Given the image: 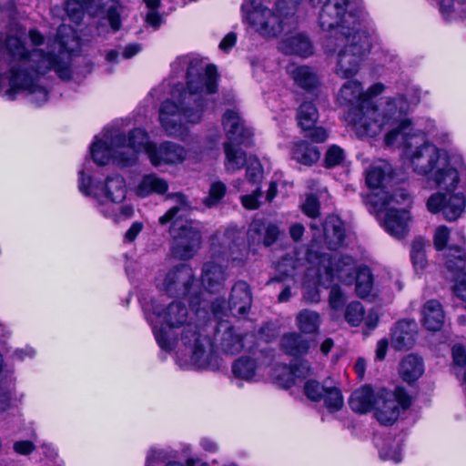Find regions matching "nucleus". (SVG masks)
<instances>
[{
	"label": "nucleus",
	"instance_id": "1",
	"mask_svg": "<svg viewBox=\"0 0 466 466\" xmlns=\"http://www.w3.org/2000/svg\"><path fill=\"white\" fill-rule=\"evenodd\" d=\"M0 32V96L13 101L18 91L26 93L27 99L36 106L48 99V90L43 80L45 75L54 70L63 81L71 78V55L78 47L76 30L62 24L57 28L51 50L39 48L28 50L16 35H8L2 44Z\"/></svg>",
	"mask_w": 466,
	"mask_h": 466
},
{
	"label": "nucleus",
	"instance_id": "2",
	"mask_svg": "<svg viewBox=\"0 0 466 466\" xmlns=\"http://www.w3.org/2000/svg\"><path fill=\"white\" fill-rule=\"evenodd\" d=\"M411 122L400 116L398 123L385 136L387 146L394 145L399 137L406 147L405 155L409 157L413 171L418 175L427 176L432 173L431 179L444 191L432 194L427 201V208L431 213L441 212L448 221H455L463 213L466 197L462 192L454 193L460 181L459 173L449 162L445 154L430 142L411 148L408 142L411 131Z\"/></svg>",
	"mask_w": 466,
	"mask_h": 466
},
{
	"label": "nucleus",
	"instance_id": "3",
	"mask_svg": "<svg viewBox=\"0 0 466 466\" xmlns=\"http://www.w3.org/2000/svg\"><path fill=\"white\" fill-rule=\"evenodd\" d=\"M171 67L176 75L187 67V88L182 85L175 86L172 95L178 94L179 105L165 100L159 108V120L168 136L179 137L185 131L184 121L196 124L201 120L210 103L207 96L218 92V74L215 65H206L188 56L177 57Z\"/></svg>",
	"mask_w": 466,
	"mask_h": 466
},
{
	"label": "nucleus",
	"instance_id": "4",
	"mask_svg": "<svg viewBox=\"0 0 466 466\" xmlns=\"http://www.w3.org/2000/svg\"><path fill=\"white\" fill-rule=\"evenodd\" d=\"M152 314L147 313L146 319L152 328L155 339L160 349L172 351L177 342V329H181L183 344L191 349V362L198 370H217L219 358L205 329L195 321V314L189 313L187 307L181 301H172L167 307L152 301Z\"/></svg>",
	"mask_w": 466,
	"mask_h": 466
},
{
	"label": "nucleus",
	"instance_id": "5",
	"mask_svg": "<svg viewBox=\"0 0 466 466\" xmlns=\"http://www.w3.org/2000/svg\"><path fill=\"white\" fill-rule=\"evenodd\" d=\"M341 106L349 107V117L360 135L376 137L384 128L395 126L402 116L396 102L389 99L378 106L365 94L361 83L355 79L346 81L338 94Z\"/></svg>",
	"mask_w": 466,
	"mask_h": 466
},
{
	"label": "nucleus",
	"instance_id": "6",
	"mask_svg": "<svg viewBox=\"0 0 466 466\" xmlns=\"http://www.w3.org/2000/svg\"><path fill=\"white\" fill-rule=\"evenodd\" d=\"M323 47L328 55L337 54L335 73L341 78H350L358 74L360 63L370 52V36L354 28L336 32L326 37Z\"/></svg>",
	"mask_w": 466,
	"mask_h": 466
},
{
	"label": "nucleus",
	"instance_id": "7",
	"mask_svg": "<svg viewBox=\"0 0 466 466\" xmlns=\"http://www.w3.org/2000/svg\"><path fill=\"white\" fill-rule=\"evenodd\" d=\"M174 198L177 205L169 208L158 219L161 225L171 222L170 235L174 238L172 247L173 255L181 259L191 258L200 247L201 233L193 226L192 221H181V212H185L189 208L187 198L182 193H176L168 196Z\"/></svg>",
	"mask_w": 466,
	"mask_h": 466
},
{
	"label": "nucleus",
	"instance_id": "8",
	"mask_svg": "<svg viewBox=\"0 0 466 466\" xmlns=\"http://www.w3.org/2000/svg\"><path fill=\"white\" fill-rule=\"evenodd\" d=\"M228 250L220 251L217 247L211 248V260L202 268V283L210 291L218 290L228 278L227 268L228 261L241 262L245 259L248 250L243 236L234 228L225 231Z\"/></svg>",
	"mask_w": 466,
	"mask_h": 466
},
{
	"label": "nucleus",
	"instance_id": "9",
	"mask_svg": "<svg viewBox=\"0 0 466 466\" xmlns=\"http://www.w3.org/2000/svg\"><path fill=\"white\" fill-rule=\"evenodd\" d=\"M222 126L228 139L224 143L226 155L225 167L228 172H235L241 169L247 160L246 152L238 147L248 145L252 132L245 126L244 120L240 116L233 110H227L224 113Z\"/></svg>",
	"mask_w": 466,
	"mask_h": 466
},
{
	"label": "nucleus",
	"instance_id": "10",
	"mask_svg": "<svg viewBox=\"0 0 466 466\" xmlns=\"http://www.w3.org/2000/svg\"><path fill=\"white\" fill-rule=\"evenodd\" d=\"M244 18L263 37H276L293 18L277 14L262 6L257 0H245L241 5Z\"/></svg>",
	"mask_w": 466,
	"mask_h": 466
},
{
	"label": "nucleus",
	"instance_id": "11",
	"mask_svg": "<svg viewBox=\"0 0 466 466\" xmlns=\"http://www.w3.org/2000/svg\"><path fill=\"white\" fill-rule=\"evenodd\" d=\"M78 188L85 196L93 197L101 208V202L119 204L127 195V187L124 177L120 175L107 176L104 184L94 183L90 176H85L84 170L79 171Z\"/></svg>",
	"mask_w": 466,
	"mask_h": 466
},
{
	"label": "nucleus",
	"instance_id": "12",
	"mask_svg": "<svg viewBox=\"0 0 466 466\" xmlns=\"http://www.w3.org/2000/svg\"><path fill=\"white\" fill-rule=\"evenodd\" d=\"M317 269L318 281L328 288L334 279H338L346 284H351L354 280V268L356 261L349 255L322 254L319 258Z\"/></svg>",
	"mask_w": 466,
	"mask_h": 466
},
{
	"label": "nucleus",
	"instance_id": "13",
	"mask_svg": "<svg viewBox=\"0 0 466 466\" xmlns=\"http://www.w3.org/2000/svg\"><path fill=\"white\" fill-rule=\"evenodd\" d=\"M411 405V398L407 391L397 387L394 391L380 390L376 394L375 416L383 425H390L397 420L400 410H407Z\"/></svg>",
	"mask_w": 466,
	"mask_h": 466
},
{
	"label": "nucleus",
	"instance_id": "14",
	"mask_svg": "<svg viewBox=\"0 0 466 466\" xmlns=\"http://www.w3.org/2000/svg\"><path fill=\"white\" fill-rule=\"evenodd\" d=\"M274 359L273 350L266 347L252 351V356H242L232 364L233 375L246 381H252L257 370L261 366H268Z\"/></svg>",
	"mask_w": 466,
	"mask_h": 466
},
{
	"label": "nucleus",
	"instance_id": "15",
	"mask_svg": "<svg viewBox=\"0 0 466 466\" xmlns=\"http://www.w3.org/2000/svg\"><path fill=\"white\" fill-rule=\"evenodd\" d=\"M195 282L192 268L181 263L172 268L166 275L162 289L169 297H184L189 294Z\"/></svg>",
	"mask_w": 466,
	"mask_h": 466
},
{
	"label": "nucleus",
	"instance_id": "16",
	"mask_svg": "<svg viewBox=\"0 0 466 466\" xmlns=\"http://www.w3.org/2000/svg\"><path fill=\"white\" fill-rule=\"evenodd\" d=\"M349 0H326L319 15V26L324 31L347 32L344 25Z\"/></svg>",
	"mask_w": 466,
	"mask_h": 466
},
{
	"label": "nucleus",
	"instance_id": "17",
	"mask_svg": "<svg viewBox=\"0 0 466 466\" xmlns=\"http://www.w3.org/2000/svg\"><path fill=\"white\" fill-rule=\"evenodd\" d=\"M147 157L155 167L178 164L185 160L187 150L180 145L167 141L147 147Z\"/></svg>",
	"mask_w": 466,
	"mask_h": 466
},
{
	"label": "nucleus",
	"instance_id": "18",
	"mask_svg": "<svg viewBox=\"0 0 466 466\" xmlns=\"http://www.w3.org/2000/svg\"><path fill=\"white\" fill-rule=\"evenodd\" d=\"M252 305V293L249 285L244 280L237 281L230 291L228 309L235 317H246Z\"/></svg>",
	"mask_w": 466,
	"mask_h": 466
},
{
	"label": "nucleus",
	"instance_id": "19",
	"mask_svg": "<svg viewBox=\"0 0 466 466\" xmlns=\"http://www.w3.org/2000/svg\"><path fill=\"white\" fill-rule=\"evenodd\" d=\"M247 235L249 244H263L265 247H270L277 241L279 228L270 221L254 219L249 225Z\"/></svg>",
	"mask_w": 466,
	"mask_h": 466
},
{
	"label": "nucleus",
	"instance_id": "20",
	"mask_svg": "<svg viewBox=\"0 0 466 466\" xmlns=\"http://www.w3.org/2000/svg\"><path fill=\"white\" fill-rule=\"evenodd\" d=\"M213 329H215V340L218 342L224 353L235 355L241 351L244 346L243 338L228 321H220Z\"/></svg>",
	"mask_w": 466,
	"mask_h": 466
},
{
	"label": "nucleus",
	"instance_id": "21",
	"mask_svg": "<svg viewBox=\"0 0 466 466\" xmlns=\"http://www.w3.org/2000/svg\"><path fill=\"white\" fill-rule=\"evenodd\" d=\"M409 219L408 209L390 207L386 212L383 226L389 234L397 238H402L408 233Z\"/></svg>",
	"mask_w": 466,
	"mask_h": 466
},
{
	"label": "nucleus",
	"instance_id": "22",
	"mask_svg": "<svg viewBox=\"0 0 466 466\" xmlns=\"http://www.w3.org/2000/svg\"><path fill=\"white\" fill-rule=\"evenodd\" d=\"M280 346L286 354L299 358L309 353L311 341L300 333L289 332L281 337Z\"/></svg>",
	"mask_w": 466,
	"mask_h": 466
},
{
	"label": "nucleus",
	"instance_id": "23",
	"mask_svg": "<svg viewBox=\"0 0 466 466\" xmlns=\"http://www.w3.org/2000/svg\"><path fill=\"white\" fill-rule=\"evenodd\" d=\"M414 321L400 320L399 321L391 334V346L397 350L410 349L415 341Z\"/></svg>",
	"mask_w": 466,
	"mask_h": 466
},
{
	"label": "nucleus",
	"instance_id": "24",
	"mask_svg": "<svg viewBox=\"0 0 466 466\" xmlns=\"http://www.w3.org/2000/svg\"><path fill=\"white\" fill-rule=\"evenodd\" d=\"M279 49L285 55H296L302 57H308L312 54L311 42L303 34H297L283 39L279 45Z\"/></svg>",
	"mask_w": 466,
	"mask_h": 466
},
{
	"label": "nucleus",
	"instance_id": "25",
	"mask_svg": "<svg viewBox=\"0 0 466 466\" xmlns=\"http://www.w3.org/2000/svg\"><path fill=\"white\" fill-rule=\"evenodd\" d=\"M350 409L357 413L364 414L375 409L376 395L370 386H363L354 390L349 400Z\"/></svg>",
	"mask_w": 466,
	"mask_h": 466
},
{
	"label": "nucleus",
	"instance_id": "26",
	"mask_svg": "<svg viewBox=\"0 0 466 466\" xmlns=\"http://www.w3.org/2000/svg\"><path fill=\"white\" fill-rule=\"evenodd\" d=\"M444 312L441 303L436 299L428 300L422 309L423 326L432 331L440 330L444 323Z\"/></svg>",
	"mask_w": 466,
	"mask_h": 466
},
{
	"label": "nucleus",
	"instance_id": "27",
	"mask_svg": "<svg viewBox=\"0 0 466 466\" xmlns=\"http://www.w3.org/2000/svg\"><path fill=\"white\" fill-rule=\"evenodd\" d=\"M288 71L295 84L306 91H312L319 86L316 72L308 66H290Z\"/></svg>",
	"mask_w": 466,
	"mask_h": 466
},
{
	"label": "nucleus",
	"instance_id": "28",
	"mask_svg": "<svg viewBox=\"0 0 466 466\" xmlns=\"http://www.w3.org/2000/svg\"><path fill=\"white\" fill-rule=\"evenodd\" d=\"M391 176V166L386 161H380L366 171V183L370 188L378 189L383 187Z\"/></svg>",
	"mask_w": 466,
	"mask_h": 466
},
{
	"label": "nucleus",
	"instance_id": "29",
	"mask_svg": "<svg viewBox=\"0 0 466 466\" xmlns=\"http://www.w3.org/2000/svg\"><path fill=\"white\" fill-rule=\"evenodd\" d=\"M292 159L305 166H311L320 157V152L316 146L307 141L294 143L291 151Z\"/></svg>",
	"mask_w": 466,
	"mask_h": 466
},
{
	"label": "nucleus",
	"instance_id": "30",
	"mask_svg": "<svg viewBox=\"0 0 466 466\" xmlns=\"http://www.w3.org/2000/svg\"><path fill=\"white\" fill-rule=\"evenodd\" d=\"M114 143L122 145L128 143V146H132L138 151L144 150L147 155V147L155 144L149 141L147 133L141 128L131 130L127 137L124 133L117 132L114 135Z\"/></svg>",
	"mask_w": 466,
	"mask_h": 466
},
{
	"label": "nucleus",
	"instance_id": "31",
	"mask_svg": "<svg viewBox=\"0 0 466 466\" xmlns=\"http://www.w3.org/2000/svg\"><path fill=\"white\" fill-rule=\"evenodd\" d=\"M325 243L331 250H336L342 246L345 240V229L343 223L339 219L327 221L323 226Z\"/></svg>",
	"mask_w": 466,
	"mask_h": 466
},
{
	"label": "nucleus",
	"instance_id": "32",
	"mask_svg": "<svg viewBox=\"0 0 466 466\" xmlns=\"http://www.w3.org/2000/svg\"><path fill=\"white\" fill-rule=\"evenodd\" d=\"M424 372L423 360L420 357L410 354L400 363V374L403 380L412 382L417 380Z\"/></svg>",
	"mask_w": 466,
	"mask_h": 466
},
{
	"label": "nucleus",
	"instance_id": "33",
	"mask_svg": "<svg viewBox=\"0 0 466 466\" xmlns=\"http://www.w3.org/2000/svg\"><path fill=\"white\" fill-rule=\"evenodd\" d=\"M168 189L167 182L156 174L146 175L137 187V195L146 198L150 194H165Z\"/></svg>",
	"mask_w": 466,
	"mask_h": 466
},
{
	"label": "nucleus",
	"instance_id": "34",
	"mask_svg": "<svg viewBox=\"0 0 466 466\" xmlns=\"http://www.w3.org/2000/svg\"><path fill=\"white\" fill-rule=\"evenodd\" d=\"M111 145L114 147L113 161L121 167H131L137 159L139 152L128 143L124 145L114 143V136L111 137Z\"/></svg>",
	"mask_w": 466,
	"mask_h": 466
},
{
	"label": "nucleus",
	"instance_id": "35",
	"mask_svg": "<svg viewBox=\"0 0 466 466\" xmlns=\"http://www.w3.org/2000/svg\"><path fill=\"white\" fill-rule=\"evenodd\" d=\"M354 279L358 297L361 299L370 297L373 289V275L370 268L367 266L359 267Z\"/></svg>",
	"mask_w": 466,
	"mask_h": 466
},
{
	"label": "nucleus",
	"instance_id": "36",
	"mask_svg": "<svg viewBox=\"0 0 466 466\" xmlns=\"http://www.w3.org/2000/svg\"><path fill=\"white\" fill-rule=\"evenodd\" d=\"M296 320L299 329L305 334L317 332L320 325L319 313L309 309L299 311Z\"/></svg>",
	"mask_w": 466,
	"mask_h": 466
},
{
	"label": "nucleus",
	"instance_id": "37",
	"mask_svg": "<svg viewBox=\"0 0 466 466\" xmlns=\"http://www.w3.org/2000/svg\"><path fill=\"white\" fill-rule=\"evenodd\" d=\"M319 118V112L312 102L302 103L297 111V120L301 129L313 127Z\"/></svg>",
	"mask_w": 466,
	"mask_h": 466
},
{
	"label": "nucleus",
	"instance_id": "38",
	"mask_svg": "<svg viewBox=\"0 0 466 466\" xmlns=\"http://www.w3.org/2000/svg\"><path fill=\"white\" fill-rule=\"evenodd\" d=\"M90 153L95 163L105 166L111 158L113 159L114 147L106 141L97 139L90 146Z\"/></svg>",
	"mask_w": 466,
	"mask_h": 466
},
{
	"label": "nucleus",
	"instance_id": "39",
	"mask_svg": "<svg viewBox=\"0 0 466 466\" xmlns=\"http://www.w3.org/2000/svg\"><path fill=\"white\" fill-rule=\"evenodd\" d=\"M106 218H113L116 223L131 218L134 214V208L131 205H122L116 207L114 204L101 202L99 209Z\"/></svg>",
	"mask_w": 466,
	"mask_h": 466
},
{
	"label": "nucleus",
	"instance_id": "40",
	"mask_svg": "<svg viewBox=\"0 0 466 466\" xmlns=\"http://www.w3.org/2000/svg\"><path fill=\"white\" fill-rule=\"evenodd\" d=\"M379 189V191L371 192L363 198L365 205L371 208L375 212H380L390 208V195L382 187Z\"/></svg>",
	"mask_w": 466,
	"mask_h": 466
},
{
	"label": "nucleus",
	"instance_id": "41",
	"mask_svg": "<svg viewBox=\"0 0 466 466\" xmlns=\"http://www.w3.org/2000/svg\"><path fill=\"white\" fill-rule=\"evenodd\" d=\"M87 5L88 4L85 0H66L65 10L72 22L79 24L84 17L85 12L87 13Z\"/></svg>",
	"mask_w": 466,
	"mask_h": 466
},
{
	"label": "nucleus",
	"instance_id": "42",
	"mask_svg": "<svg viewBox=\"0 0 466 466\" xmlns=\"http://www.w3.org/2000/svg\"><path fill=\"white\" fill-rule=\"evenodd\" d=\"M321 400L330 412L339 410L344 403L341 391L337 387H327Z\"/></svg>",
	"mask_w": 466,
	"mask_h": 466
},
{
	"label": "nucleus",
	"instance_id": "43",
	"mask_svg": "<svg viewBox=\"0 0 466 466\" xmlns=\"http://www.w3.org/2000/svg\"><path fill=\"white\" fill-rule=\"evenodd\" d=\"M364 307L359 301L350 302L345 310V319L353 327L359 326L364 320Z\"/></svg>",
	"mask_w": 466,
	"mask_h": 466
},
{
	"label": "nucleus",
	"instance_id": "44",
	"mask_svg": "<svg viewBox=\"0 0 466 466\" xmlns=\"http://www.w3.org/2000/svg\"><path fill=\"white\" fill-rule=\"evenodd\" d=\"M227 187L221 181H217L211 184L208 196L203 200V203L208 208L217 206L220 200L225 197Z\"/></svg>",
	"mask_w": 466,
	"mask_h": 466
},
{
	"label": "nucleus",
	"instance_id": "45",
	"mask_svg": "<svg viewBox=\"0 0 466 466\" xmlns=\"http://www.w3.org/2000/svg\"><path fill=\"white\" fill-rule=\"evenodd\" d=\"M345 159V152L344 150L337 146L332 145L329 147V148L326 151L325 157H324V166L327 168H332L335 167L340 164Z\"/></svg>",
	"mask_w": 466,
	"mask_h": 466
},
{
	"label": "nucleus",
	"instance_id": "46",
	"mask_svg": "<svg viewBox=\"0 0 466 466\" xmlns=\"http://www.w3.org/2000/svg\"><path fill=\"white\" fill-rule=\"evenodd\" d=\"M247 165L246 176L248 180L252 184H257L262 177V167L259 160L256 157L247 158L244 166Z\"/></svg>",
	"mask_w": 466,
	"mask_h": 466
},
{
	"label": "nucleus",
	"instance_id": "47",
	"mask_svg": "<svg viewBox=\"0 0 466 466\" xmlns=\"http://www.w3.org/2000/svg\"><path fill=\"white\" fill-rule=\"evenodd\" d=\"M326 389L327 386H323L314 380H309L306 381L304 385V393L309 400L320 401L323 394H325Z\"/></svg>",
	"mask_w": 466,
	"mask_h": 466
},
{
	"label": "nucleus",
	"instance_id": "48",
	"mask_svg": "<svg viewBox=\"0 0 466 466\" xmlns=\"http://www.w3.org/2000/svg\"><path fill=\"white\" fill-rule=\"evenodd\" d=\"M449 250L450 253L446 261L447 268L449 269L463 268L466 260V255L463 250L459 247H450Z\"/></svg>",
	"mask_w": 466,
	"mask_h": 466
},
{
	"label": "nucleus",
	"instance_id": "49",
	"mask_svg": "<svg viewBox=\"0 0 466 466\" xmlns=\"http://www.w3.org/2000/svg\"><path fill=\"white\" fill-rule=\"evenodd\" d=\"M393 204L400 205L401 208L408 209L411 207L412 198L406 189L398 188L390 195V207H394Z\"/></svg>",
	"mask_w": 466,
	"mask_h": 466
},
{
	"label": "nucleus",
	"instance_id": "50",
	"mask_svg": "<svg viewBox=\"0 0 466 466\" xmlns=\"http://www.w3.org/2000/svg\"><path fill=\"white\" fill-rule=\"evenodd\" d=\"M346 302L345 295L343 294L339 285H334L330 288L329 303L331 309L335 310L341 309Z\"/></svg>",
	"mask_w": 466,
	"mask_h": 466
},
{
	"label": "nucleus",
	"instance_id": "51",
	"mask_svg": "<svg viewBox=\"0 0 466 466\" xmlns=\"http://www.w3.org/2000/svg\"><path fill=\"white\" fill-rule=\"evenodd\" d=\"M381 460H390L399 463L402 460L401 451L399 447H391L388 444L382 446L379 451Z\"/></svg>",
	"mask_w": 466,
	"mask_h": 466
},
{
	"label": "nucleus",
	"instance_id": "52",
	"mask_svg": "<svg viewBox=\"0 0 466 466\" xmlns=\"http://www.w3.org/2000/svg\"><path fill=\"white\" fill-rule=\"evenodd\" d=\"M302 210L307 216L312 218H317L319 215V202L318 198L314 195L308 196L302 205Z\"/></svg>",
	"mask_w": 466,
	"mask_h": 466
},
{
	"label": "nucleus",
	"instance_id": "53",
	"mask_svg": "<svg viewBox=\"0 0 466 466\" xmlns=\"http://www.w3.org/2000/svg\"><path fill=\"white\" fill-rule=\"evenodd\" d=\"M450 238V230L445 226L439 227L434 234L433 242L437 250H442Z\"/></svg>",
	"mask_w": 466,
	"mask_h": 466
},
{
	"label": "nucleus",
	"instance_id": "54",
	"mask_svg": "<svg viewBox=\"0 0 466 466\" xmlns=\"http://www.w3.org/2000/svg\"><path fill=\"white\" fill-rule=\"evenodd\" d=\"M305 132V137L310 139L314 143H323L328 138V132L321 127H310L309 129H303Z\"/></svg>",
	"mask_w": 466,
	"mask_h": 466
},
{
	"label": "nucleus",
	"instance_id": "55",
	"mask_svg": "<svg viewBox=\"0 0 466 466\" xmlns=\"http://www.w3.org/2000/svg\"><path fill=\"white\" fill-rule=\"evenodd\" d=\"M15 5L14 0H0V25L4 23L5 18L10 21L15 19Z\"/></svg>",
	"mask_w": 466,
	"mask_h": 466
},
{
	"label": "nucleus",
	"instance_id": "56",
	"mask_svg": "<svg viewBox=\"0 0 466 466\" xmlns=\"http://www.w3.org/2000/svg\"><path fill=\"white\" fill-rule=\"evenodd\" d=\"M262 192L259 187H257L252 194L241 197L242 205L248 209H257L259 207V198Z\"/></svg>",
	"mask_w": 466,
	"mask_h": 466
},
{
	"label": "nucleus",
	"instance_id": "57",
	"mask_svg": "<svg viewBox=\"0 0 466 466\" xmlns=\"http://www.w3.org/2000/svg\"><path fill=\"white\" fill-rule=\"evenodd\" d=\"M297 265L293 257L287 256L279 264V270L286 276L294 277Z\"/></svg>",
	"mask_w": 466,
	"mask_h": 466
},
{
	"label": "nucleus",
	"instance_id": "58",
	"mask_svg": "<svg viewBox=\"0 0 466 466\" xmlns=\"http://www.w3.org/2000/svg\"><path fill=\"white\" fill-rule=\"evenodd\" d=\"M453 291L458 298L466 301V272L458 276Z\"/></svg>",
	"mask_w": 466,
	"mask_h": 466
},
{
	"label": "nucleus",
	"instance_id": "59",
	"mask_svg": "<svg viewBox=\"0 0 466 466\" xmlns=\"http://www.w3.org/2000/svg\"><path fill=\"white\" fill-rule=\"evenodd\" d=\"M452 358L455 365L463 367L466 364V351L461 345L452 347Z\"/></svg>",
	"mask_w": 466,
	"mask_h": 466
},
{
	"label": "nucleus",
	"instance_id": "60",
	"mask_svg": "<svg viewBox=\"0 0 466 466\" xmlns=\"http://www.w3.org/2000/svg\"><path fill=\"white\" fill-rule=\"evenodd\" d=\"M35 449V445L30 441H20L14 443V450L15 452L27 455L31 453Z\"/></svg>",
	"mask_w": 466,
	"mask_h": 466
},
{
	"label": "nucleus",
	"instance_id": "61",
	"mask_svg": "<svg viewBox=\"0 0 466 466\" xmlns=\"http://www.w3.org/2000/svg\"><path fill=\"white\" fill-rule=\"evenodd\" d=\"M107 19L109 24L114 31H117L120 28L121 21L119 14L116 11V8L114 6H110L107 10Z\"/></svg>",
	"mask_w": 466,
	"mask_h": 466
},
{
	"label": "nucleus",
	"instance_id": "62",
	"mask_svg": "<svg viewBox=\"0 0 466 466\" xmlns=\"http://www.w3.org/2000/svg\"><path fill=\"white\" fill-rule=\"evenodd\" d=\"M226 300L224 299H216L211 303V310L216 318L224 315L227 310Z\"/></svg>",
	"mask_w": 466,
	"mask_h": 466
},
{
	"label": "nucleus",
	"instance_id": "63",
	"mask_svg": "<svg viewBox=\"0 0 466 466\" xmlns=\"http://www.w3.org/2000/svg\"><path fill=\"white\" fill-rule=\"evenodd\" d=\"M142 229L143 224L141 222H134L128 228V230L126 232L125 239L128 242L134 241Z\"/></svg>",
	"mask_w": 466,
	"mask_h": 466
},
{
	"label": "nucleus",
	"instance_id": "64",
	"mask_svg": "<svg viewBox=\"0 0 466 466\" xmlns=\"http://www.w3.org/2000/svg\"><path fill=\"white\" fill-rule=\"evenodd\" d=\"M237 41V35L233 32L228 33L225 35V37L221 40L219 44V48L223 51H228L232 48Z\"/></svg>",
	"mask_w": 466,
	"mask_h": 466
}]
</instances>
